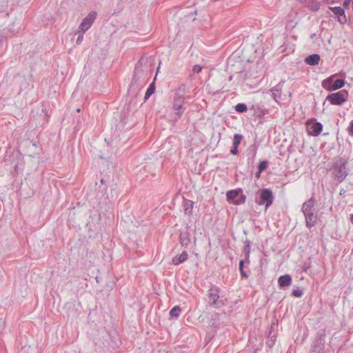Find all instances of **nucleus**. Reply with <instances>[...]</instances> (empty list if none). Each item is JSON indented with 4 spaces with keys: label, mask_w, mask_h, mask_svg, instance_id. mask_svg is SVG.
<instances>
[{
    "label": "nucleus",
    "mask_w": 353,
    "mask_h": 353,
    "mask_svg": "<svg viewBox=\"0 0 353 353\" xmlns=\"http://www.w3.org/2000/svg\"><path fill=\"white\" fill-rule=\"evenodd\" d=\"M347 161L340 157L335 160L331 167L332 177L337 181V183H342L349 173V168L347 167Z\"/></svg>",
    "instance_id": "obj_1"
},
{
    "label": "nucleus",
    "mask_w": 353,
    "mask_h": 353,
    "mask_svg": "<svg viewBox=\"0 0 353 353\" xmlns=\"http://www.w3.org/2000/svg\"><path fill=\"white\" fill-rule=\"evenodd\" d=\"M274 196L270 188H260L255 194L254 201L259 205H265L266 211L273 203Z\"/></svg>",
    "instance_id": "obj_2"
},
{
    "label": "nucleus",
    "mask_w": 353,
    "mask_h": 353,
    "mask_svg": "<svg viewBox=\"0 0 353 353\" xmlns=\"http://www.w3.org/2000/svg\"><path fill=\"white\" fill-rule=\"evenodd\" d=\"M221 290L219 287L211 285L207 294L208 297V303L210 307L219 309L225 305L224 301L221 299Z\"/></svg>",
    "instance_id": "obj_3"
},
{
    "label": "nucleus",
    "mask_w": 353,
    "mask_h": 353,
    "mask_svg": "<svg viewBox=\"0 0 353 353\" xmlns=\"http://www.w3.org/2000/svg\"><path fill=\"white\" fill-rule=\"evenodd\" d=\"M226 200L230 204L240 205L245 203L246 195L243 194L242 188H238L226 192Z\"/></svg>",
    "instance_id": "obj_4"
},
{
    "label": "nucleus",
    "mask_w": 353,
    "mask_h": 353,
    "mask_svg": "<svg viewBox=\"0 0 353 353\" xmlns=\"http://www.w3.org/2000/svg\"><path fill=\"white\" fill-rule=\"evenodd\" d=\"M245 68L243 61L238 57H229L227 59V70L232 74H241L244 72Z\"/></svg>",
    "instance_id": "obj_5"
},
{
    "label": "nucleus",
    "mask_w": 353,
    "mask_h": 353,
    "mask_svg": "<svg viewBox=\"0 0 353 353\" xmlns=\"http://www.w3.org/2000/svg\"><path fill=\"white\" fill-rule=\"evenodd\" d=\"M348 96V92L345 90H342L328 94L326 97V100L332 105H341L347 100Z\"/></svg>",
    "instance_id": "obj_6"
},
{
    "label": "nucleus",
    "mask_w": 353,
    "mask_h": 353,
    "mask_svg": "<svg viewBox=\"0 0 353 353\" xmlns=\"http://www.w3.org/2000/svg\"><path fill=\"white\" fill-rule=\"evenodd\" d=\"M333 76H331L323 81L322 86L325 90L329 91L337 90L343 87L345 85V81L343 79H338L335 81H333Z\"/></svg>",
    "instance_id": "obj_7"
},
{
    "label": "nucleus",
    "mask_w": 353,
    "mask_h": 353,
    "mask_svg": "<svg viewBox=\"0 0 353 353\" xmlns=\"http://www.w3.org/2000/svg\"><path fill=\"white\" fill-rule=\"evenodd\" d=\"M14 80L16 83L19 85L21 91L30 90L33 88V85L30 86V83L33 81V76L32 74H30L28 77L18 74L14 76Z\"/></svg>",
    "instance_id": "obj_8"
},
{
    "label": "nucleus",
    "mask_w": 353,
    "mask_h": 353,
    "mask_svg": "<svg viewBox=\"0 0 353 353\" xmlns=\"http://www.w3.org/2000/svg\"><path fill=\"white\" fill-rule=\"evenodd\" d=\"M97 17V12L94 10L90 11L88 15L82 20L79 25V29L83 32H87L92 26Z\"/></svg>",
    "instance_id": "obj_9"
},
{
    "label": "nucleus",
    "mask_w": 353,
    "mask_h": 353,
    "mask_svg": "<svg viewBox=\"0 0 353 353\" xmlns=\"http://www.w3.org/2000/svg\"><path fill=\"white\" fill-rule=\"evenodd\" d=\"M184 102L185 98H181L180 97H174V98L172 109L174 110V114L176 117L175 119L176 121L181 118L185 110V108L183 107Z\"/></svg>",
    "instance_id": "obj_10"
},
{
    "label": "nucleus",
    "mask_w": 353,
    "mask_h": 353,
    "mask_svg": "<svg viewBox=\"0 0 353 353\" xmlns=\"http://www.w3.org/2000/svg\"><path fill=\"white\" fill-rule=\"evenodd\" d=\"M325 334H319L313 342L312 351L316 353H325Z\"/></svg>",
    "instance_id": "obj_11"
},
{
    "label": "nucleus",
    "mask_w": 353,
    "mask_h": 353,
    "mask_svg": "<svg viewBox=\"0 0 353 353\" xmlns=\"http://www.w3.org/2000/svg\"><path fill=\"white\" fill-rule=\"evenodd\" d=\"M144 72L143 68L134 67L130 88L139 86V81L144 75Z\"/></svg>",
    "instance_id": "obj_12"
},
{
    "label": "nucleus",
    "mask_w": 353,
    "mask_h": 353,
    "mask_svg": "<svg viewBox=\"0 0 353 353\" xmlns=\"http://www.w3.org/2000/svg\"><path fill=\"white\" fill-rule=\"evenodd\" d=\"M292 283V278L291 275L285 274L281 275L278 278V285L281 290H286L287 288L290 287Z\"/></svg>",
    "instance_id": "obj_13"
},
{
    "label": "nucleus",
    "mask_w": 353,
    "mask_h": 353,
    "mask_svg": "<svg viewBox=\"0 0 353 353\" xmlns=\"http://www.w3.org/2000/svg\"><path fill=\"white\" fill-rule=\"evenodd\" d=\"M329 9L338 17V21L341 23L344 24L347 21V18L345 14V10L343 8L340 6H336V7H329Z\"/></svg>",
    "instance_id": "obj_14"
},
{
    "label": "nucleus",
    "mask_w": 353,
    "mask_h": 353,
    "mask_svg": "<svg viewBox=\"0 0 353 353\" xmlns=\"http://www.w3.org/2000/svg\"><path fill=\"white\" fill-rule=\"evenodd\" d=\"M21 19H15V20L9 25L8 28V32L10 33L12 36H16L19 34L21 30Z\"/></svg>",
    "instance_id": "obj_15"
},
{
    "label": "nucleus",
    "mask_w": 353,
    "mask_h": 353,
    "mask_svg": "<svg viewBox=\"0 0 353 353\" xmlns=\"http://www.w3.org/2000/svg\"><path fill=\"white\" fill-rule=\"evenodd\" d=\"M310 135L318 136L321 134L323 130V125L320 122H317L315 118H310Z\"/></svg>",
    "instance_id": "obj_16"
},
{
    "label": "nucleus",
    "mask_w": 353,
    "mask_h": 353,
    "mask_svg": "<svg viewBox=\"0 0 353 353\" xmlns=\"http://www.w3.org/2000/svg\"><path fill=\"white\" fill-rule=\"evenodd\" d=\"M272 97L278 103H283V101L285 99L286 94H282L281 88L280 85H276L272 90Z\"/></svg>",
    "instance_id": "obj_17"
},
{
    "label": "nucleus",
    "mask_w": 353,
    "mask_h": 353,
    "mask_svg": "<svg viewBox=\"0 0 353 353\" xmlns=\"http://www.w3.org/2000/svg\"><path fill=\"white\" fill-rule=\"evenodd\" d=\"M9 17V14L6 11H0V28L3 27L7 22ZM6 37L0 33V48H1L6 41Z\"/></svg>",
    "instance_id": "obj_18"
},
{
    "label": "nucleus",
    "mask_w": 353,
    "mask_h": 353,
    "mask_svg": "<svg viewBox=\"0 0 353 353\" xmlns=\"http://www.w3.org/2000/svg\"><path fill=\"white\" fill-rule=\"evenodd\" d=\"M258 148H259V144L256 143V141H254V143H252V145H250L248 147V163H252V164L254 163L256 156Z\"/></svg>",
    "instance_id": "obj_19"
},
{
    "label": "nucleus",
    "mask_w": 353,
    "mask_h": 353,
    "mask_svg": "<svg viewBox=\"0 0 353 353\" xmlns=\"http://www.w3.org/2000/svg\"><path fill=\"white\" fill-rule=\"evenodd\" d=\"M160 66L157 69L156 75L153 79L152 82L149 85L148 88H147V90L144 95V102H146L149 98L154 93L156 90V80H157V75L159 71Z\"/></svg>",
    "instance_id": "obj_20"
},
{
    "label": "nucleus",
    "mask_w": 353,
    "mask_h": 353,
    "mask_svg": "<svg viewBox=\"0 0 353 353\" xmlns=\"http://www.w3.org/2000/svg\"><path fill=\"white\" fill-rule=\"evenodd\" d=\"M194 202L188 199L185 197H183V207L184 210V213L188 216L192 215V210L194 208Z\"/></svg>",
    "instance_id": "obj_21"
},
{
    "label": "nucleus",
    "mask_w": 353,
    "mask_h": 353,
    "mask_svg": "<svg viewBox=\"0 0 353 353\" xmlns=\"http://www.w3.org/2000/svg\"><path fill=\"white\" fill-rule=\"evenodd\" d=\"M179 241L182 247L188 248L190 243V234L188 231L181 232Z\"/></svg>",
    "instance_id": "obj_22"
},
{
    "label": "nucleus",
    "mask_w": 353,
    "mask_h": 353,
    "mask_svg": "<svg viewBox=\"0 0 353 353\" xmlns=\"http://www.w3.org/2000/svg\"><path fill=\"white\" fill-rule=\"evenodd\" d=\"M188 252L186 251H183L181 254H178L172 259V263L174 265H179L184 263L188 259Z\"/></svg>",
    "instance_id": "obj_23"
},
{
    "label": "nucleus",
    "mask_w": 353,
    "mask_h": 353,
    "mask_svg": "<svg viewBox=\"0 0 353 353\" xmlns=\"http://www.w3.org/2000/svg\"><path fill=\"white\" fill-rule=\"evenodd\" d=\"M302 212L305 216V225L309 228V200L305 201L302 206Z\"/></svg>",
    "instance_id": "obj_24"
},
{
    "label": "nucleus",
    "mask_w": 353,
    "mask_h": 353,
    "mask_svg": "<svg viewBox=\"0 0 353 353\" xmlns=\"http://www.w3.org/2000/svg\"><path fill=\"white\" fill-rule=\"evenodd\" d=\"M219 314L218 313L214 314L210 320L209 325L212 327L211 330H216L217 332L219 327V323L216 322L219 320Z\"/></svg>",
    "instance_id": "obj_25"
},
{
    "label": "nucleus",
    "mask_w": 353,
    "mask_h": 353,
    "mask_svg": "<svg viewBox=\"0 0 353 353\" xmlns=\"http://www.w3.org/2000/svg\"><path fill=\"white\" fill-rule=\"evenodd\" d=\"M181 311L182 309L179 305L174 306L169 312L170 319H177L181 315Z\"/></svg>",
    "instance_id": "obj_26"
},
{
    "label": "nucleus",
    "mask_w": 353,
    "mask_h": 353,
    "mask_svg": "<svg viewBox=\"0 0 353 353\" xmlns=\"http://www.w3.org/2000/svg\"><path fill=\"white\" fill-rule=\"evenodd\" d=\"M251 110H254V115L259 119H262L265 115V112L259 105H252Z\"/></svg>",
    "instance_id": "obj_27"
},
{
    "label": "nucleus",
    "mask_w": 353,
    "mask_h": 353,
    "mask_svg": "<svg viewBox=\"0 0 353 353\" xmlns=\"http://www.w3.org/2000/svg\"><path fill=\"white\" fill-rule=\"evenodd\" d=\"M187 92V86L185 84H181L179 88L176 90L175 97H180L181 98H185L184 95Z\"/></svg>",
    "instance_id": "obj_28"
},
{
    "label": "nucleus",
    "mask_w": 353,
    "mask_h": 353,
    "mask_svg": "<svg viewBox=\"0 0 353 353\" xmlns=\"http://www.w3.org/2000/svg\"><path fill=\"white\" fill-rule=\"evenodd\" d=\"M235 111L239 114L245 113L248 111V108L245 103H239L234 107Z\"/></svg>",
    "instance_id": "obj_29"
},
{
    "label": "nucleus",
    "mask_w": 353,
    "mask_h": 353,
    "mask_svg": "<svg viewBox=\"0 0 353 353\" xmlns=\"http://www.w3.org/2000/svg\"><path fill=\"white\" fill-rule=\"evenodd\" d=\"M216 330H210L206 333L205 337V345H208L216 335Z\"/></svg>",
    "instance_id": "obj_30"
},
{
    "label": "nucleus",
    "mask_w": 353,
    "mask_h": 353,
    "mask_svg": "<svg viewBox=\"0 0 353 353\" xmlns=\"http://www.w3.org/2000/svg\"><path fill=\"white\" fill-rule=\"evenodd\" d=\"M269 165V161L268 160H260L257 165V170H259V172L265 171Z\"/></svg>",
    "instance_id": "obj_31"
},
{
    "label": "nucleus",
    "mask_w": 353,
    "mask_h": 353,
    "mask_svg": "<svg viewBox=\"0 0 353 353\" xmlns=\"http://www.w3.org/2000/svg\"><path fill=\"white\" fill-rule=\"evenodd\" d=\"M243 139V136L239 133H235L233 136L232 139V144L239 146L242 140Z\"/></svg>",
    "instance_id": "obj_32"
},
{
    "label": "nucleus",
    "mask_w": 353,
    "mask_h": 353,
    "mask_svg": "<svg viewBox=\"0 0 353 353\" xmlns=\"http://www.w3.org/2000/svg\"><path fill=\"white\" fill-rule=\"evenodd\" d=\"M250 245H251V241L250 240L246 239L244 241V247H243V252L244 255L246 256H248V255H250Z\"/></svg>",
    "instance_id": "obj_33"
},
{
    "label": "nucleus",
    "mask_w": 353,
    "mask_h": 353,
    "mask_svg": "<svg viewBox=\"0 0 353 353\" xmlns=\"http://www.w3.org/2000/svg\"><path fill=\"white\" fill-rule=\"evenodd\" d=\"M320 55L317 54H310V65H316L319 64L320 61Z\"/></svg>",
    "instance_id": "obj_34"
},
{
    "label": "nucleus",
    "mask_w": 353,
    "mask_h": 353,
    "mask_svg": "<svg viewBox=\"0 0 353 353\" xmlns=\"http://www.w3.org/2000/svg\"><path fill=\"white\" fill-rule=\"evenodd\" d=\"M275 326L276 325H274V323H272L270 327V331L268 333V338L270 340L274 339V341H276V334H272V332L274 330Z\"/></svg>",
    "instance_id": "obj_35"
},
{
    "label": "nucleus",
    "mask_w": 353,
    "mask_h": 353,
    "mask_svg": "<svg viewBox=\"0 0 353 353\" xmlns=\"http://www.w3.org/2000/svg\"><path fill=\"white\" fill-rule=\"evenodd\" d=\"M303 294V290L299 288L293 289L292 291V295L296 298H301Z\"/></svg>",
    "instance_id": "obj_36"
},
{
    "label": "nucleus",
    "mask_w": 353,
    "mask_h": 353,
    "mask_svg": "<svg viewBox=\"0 0 353 353\" xmlns=\"http://www.w3.org/2000/svg\"><path fill=\"white\" fill-rule=\"evenodd\" d=\"M108 190V185H103L99 186V193L101 194V196H104L107 194Z\"/></svg>",
    "instance_id": "obj_37"
},
{
    "label": "nucleus",
    "mask_w": 353,
    "mask_h": 353,
    "mask_svg": "<svg viewBox=\"0 0 353 353\" xmlns=\"http://www.w3.org/2000/svg\"><path fill=\"white\" fill-rule=\"evenodd\" d=\"M230 152L232 155H237L239 154V146L232 144V146L230 150Z\"/></svg>",
    "instance_id": "obj_38"
},
{
    "label": "nucleus",
    "mask_w": 353,
    "mask_h": 353,
    "mask_svg": "<svg viewBox=\"0 0 353 353\" xmlns=\"http://www.w3.org/2000/svg\"><path fill=\"white\" fill-rule=\"evenodd\" d=\"M296 22H294L293 20H289L287 21V23H286V29L288 30H290V29H292L295 27V26L296 25Z\"/></svg>",
    "instance_id": "obj_39"
},
{
    "label": "nucleus",
    "mask_w": 353,
    "mask_h": 353,
    "mask_svg": "<svg viewBox=\"0 0 353 353\" xmlns=\"http://www.w3.org/2000/svg\"><path fill=\"white\" fill-rule=\"evenodd\" d=\"M85 32H83V30H81L80 32H79V34H78V37H77V41H76V43L77 45H79L83 39V34H84Z\"/></svg>",
    "instance_id": "obj_40"
},
{
    "label": "nucleus",
    "mask_w": 353,
    "mask_h": 353,
    "mask_svg": "<svg viewBox=\"0 0 353 353\" xmlns=\"http://www.w3.org/2000/svg\"><path fill=\"white\" fill-rule=\"evenodd\" d=\"M145 59L142 57L135 64V67L143 68V63H145Z\"/></svg>",
    "instance_id": "obj_41"
},
{
    "label": "nucleus",
    "mask_w": 353,
    "mask_h": 353,
    "mask_svg": "<svg viewBox=\"0 0 353 353\" xmlns=\"http://www.w3.org/2000/svg\"><path fill=\"white\" fill-rule=\"evenodd\" d=\"M202 70V67L199 65H194L192 68V72L193 73H199Z\"/></svg>",
    "instance_id": "obj_42"
},
{
    "label": "nucleus",
    "mask_w": 353,
    "mask_h": 353,
    "mask_svg": "<svg viewBox=\"0 0 353 353\" xmlns=\"http://www.w3.org/2000/svg\"><path fill=\"white\" fill-rule=\"evenodd\" d=\"M25 143H26L27 145H30V144H32V145L35 148L38 147V142H36V141L33 142L29 139H27L25 141Z\"/></svg>",
    "instance_id": "obj_43"
},
{
    "label": "nucleus",
    "mask_w": 353,
    "mask_h": 353,
    "mask_svg": "<svg viewBox=\"0 0 353 353\" xmlns=\"http://www.w3.org/2000/svg\"><path fill=\"white\" fill-rule=\"evenodd\" d=\"M239 272H240L241 279H248V274L246 273V272L244 270V269L239 270Z\"/></svg>",
    "instance_id": "obj_44"
},
{
    "label": "nucleus",
    "mask_w": 353,
    "mask_h": 353,
    "mask_svg": "<svg viewBox=\"0 0 353 353\" xmlns=\"http://www.w3.org/2000/svg\"><path fill=\"white\" fill-rule=\"evenodd\" d=\"M275 341L274 339H272V340H270L269 339L267 342H266V344H267V346L269 347V348H272L274 344H275Z\"/></svg>",
    "instance_id": "obj_45"
},
{
    "label": "nucleus",
    "mask_w": 353,
    "mask_h": 353,
    "mask_svg": "<svg viewBox=\"0 0 353 353\" xmlns=\"http://www.w3.org/2000/svg\"><path fill=\"white\" fill-rule=\"evenodd\" d=\"M348 132L350 135H353V120L350 122L348 127Z\"/></svg>",
    "instance_id": "obj_46"
},
{
    "label": "nucleus",
    "mask_w": 353,
    "mask_h": 353,
    "mask_svg": "<svg viewBox=\"0 0 353 353\" xmlns=\"http://www.w3.org/2000/svg\"><path fill=\"white\" fill-rule=\"evenodd\" d=\"M304 124H305V131H306L307 134L309 135V125H310L309 119H307L305 121Z\"/></svg>",
    "instance_id": "obj_47"
},
{
    "label": "nucleus",
    "mask_w": 353,
    "mask_h": 353,
    "mask_svg": "<svg viewBox=\"0 0 353 353\" xmlns=\"http://www.w3.org/2000/svg\"><path fill=\"white\" fill-rule=\"evenodd\" d=\"M351 1H352V0H345V1H343V7H344L345 8H349V6H350V2H351Z\"/></svg>",
    "instance_id": "obj_48"
},
{
    "label": "nucleus",
    "mask_w": 353,
    "mask_h": 353,
    "mask_svg": "<svg viewBox=\"0 0 353 353\" xmlns=\"http://www.w3.org/2000/svg\"><path fill=\"white\" fill-rule=\"evenodd\" d=\"M244 264H245V261H243V259L240 260L239 264V270L244 269V267H245Z\"/></svg>",
    "instance_id": "obj_49"
},
{
    "label": "nucleus",
    "mask_w": 353,
    "mask_h": 353,
    "mask_svg": "<svg viewBox=\"0 0 353 353\" xmlns=\"http://www.w3.org/2000/svg\"><path fill=\"white\" fill-rule=\"evenodd\" d=\"M263 172H259V170H257L256 172L255 173V177L259 179L261 177V174Z\"/></svg>",
    "instance_id": "obj_50"
},
{
    "label": "nucleus",
    "mask_w": 353,
    "mask_h": 353,
    "mask_svg": "<svg viewBox=\"0 0 353 353\" xmlns=\"http://www.w3.org/2000/svg\"><path fill=\"white\" fill-rule=\"evenodd\" d=\"M243 261H245V263H250V255H248V256H245V259H243Z\"/></svg>",
    "instance_id": "obj_51"
},
{
    "label": "nucleus",
    "mask_w": 353,
    "mask_h": 353,
    "mask_svg": "<svg viewBox=\"0 0 353 353\" xmlns=\"http://www.w3.org/2000/svg\"><path fill=\"white\" fill-rule=\"evenodd\" d=\"M42 112L45 114V116L48 118L50 115L48 114L46 109H42Z\"/></svg>",
    "instance_id": "obj_52"
},
{
    "label": "nucleus",
    "mask_w": 353,
    "mask_h": 353,
    "mask_svg": "<svg viewBox=\"0 0 353 353\" xmlns=\"http://www.w3.org/2000/svg\"><path fill=\"white\" fill-rule=\"evenodd\" d=\"M304 61L307 65H309V55L305 57Z\"/></svg>",
    "instance_id": "obj_53"
},
{
    "label": "nucleus",
    "mask_w": 353,
    "mask_h": 353,
    "mask_svg": "<svg viewBox=\"0 0 353 353\" xmlns=\"http://www.w3.org/2000/svg\"><path fill=\"white\" fill-rule=\"evenodd\" d=\"M100 182H101V185H107V184H106V181H105V179H101L100 180Z\"/></svg>",
    "instance_id": "obj_54"
},
{
    "label": "nucleus",
    "mask_w": 353,
    "mask_h": 353,
    "mask_svg": "<svg viewBox=\"0 0 353 353\" xmlns=\"http://www.w3.org/2000/svg\"><path fill=\"white\" fill-rule=\"evenodd\" d=\"M345 193V190H344L343 188H341V189L340 190L339 194H340V195H343Z\"/></svg>",
    "instance_id": "obj_55"
},
{
    "label": "nucleus",
    "mask_w": 353,
    "mask_h": 353,
    "mask_svg": "<svg viewBox=\"0 0 353 353\" xmlns=\"http://www.w3.org/2000/svg\"><path fill=\"white\" fill-rule=\"evenodd\" d=\"M300 3H307L309 0H299Z\"/></svg>",
    "instance_id": "obj_56"
},
{
    "label": "nucleus",
    "mask_w": 353,
    "mask_h": 353,
    "mask_svg": "<svg viewBox=\"0 0 353 353\" xmlns=\"http://www.w3.org/2000/svg\"><path fill=\"white\" fill-rule=\"evenodd\" d=\"M350 222L353 224V214H352L350 215Z\"/></svg>",
    "instance_id": "obj_57"
},
{
    "label": "nucleus",
    "mask_w": 353,
    "mask_h": 353,
    "mask_svg": "<svg viewBox=\"0 0 353 353\" xmlns=\"http://www.w3.org/2000/svg\"><path fill=\"white\" fill-rule=\"evenodd\" d=\"M259 350H260V349H259V348H258V347H257V348H256V349H254V353H258V351H259Z\"/></svg>",
    "instance_id": "obj_58"
},
{
    "label": "nucleus",
    "mask_w": 353,
    "mask_h": 353,
    "mask_svg": "<svg viewBox=\"0 0 353 353\" xmlns=\"http://www.w3.org/2000/svg\"><path fill=\"white\" fill-rule=\"evenodd\" d=\"M310 207H311L313 205V199L312 198H310Z\"/></svg>",
    "instance_id": "obj_59"
},
{
    "label": "nucleus",
    "mask_w": 353,
    "mask_h": 353,
    "mask_svg": "<svg viewBox=\"0 0 353 353\" xmlns=\"http://www.w3.org/2000/svg\"><path fill=\"white\" fill-rule=\"evenodd\" d=\"M197 14V10H194V12L190 13L189 15H192V14Z\"/></svg>",
    "instance_id": "obj_60"
},
{
    "label": "nucleus",
    "mask_w": 353,
    "mask_h": 353,
    "mask_svg": "<svg viewBox=\"0 0 353 353\" xmlns=\"http://www.w3.org/2000/svg\"><path fill=\"white\" fill-rule=\"evenodd\" d=\"M307 335V334H305V333L303 334V340H305V338H306Z\"/></svg>",
    "instance_id": "obj_61"
},
{
    "label": "nucleus",
    "mask_w": 353,
    "mask_h": 353,
    "mask_svg": "<svg viewBox=\"0 0 353 353\" xmlns=\"http://www.w3.org/2000/svg\"><path fill=\"white\" fill-rule=\"evenodd\" d=\"M310 222L312 221V214L310 212Z\"/></svg>",
    "instance_id": "obj_62"
},
{
    "label": "nucleus",
    "mask_w": 353,
    "mask_h": 353,
    "mask_svg": "<svg viewBox=\"0 0 353 353\" xmlns=\"http://www.w3.org/2000/svg\"><path fill=\"white\" fill-rule=\"evenodd\" d=\"M196 238L194 236V245H196Z\"/></svg>",
    "instance_id": "obj_63"
},
{
    "label": "nucleus",
    "mask_w": 353,
    "mask_h": 353,
    "mask_svg": "<svg viewBox=\"0 0 353 353\" xmlns=\"http://www.w3.org/2000/svg\"><path fill=\"white\" fill-rule=\"evenodd\" d=\"M243 234L246 235V234H248V231H247V230H243Z\"/></svg>",
    "instance_id": "obj_64"
}]
</instances>
